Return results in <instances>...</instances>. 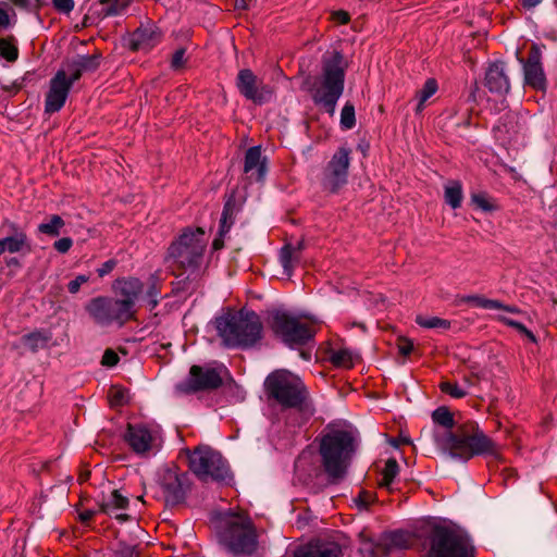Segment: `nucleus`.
<instances>
[{
	"mask_svg": "<svg viewBox=\"0 0 557 557\" xmlns=\"http://www.w3.org/2000/svg\"><path fill=\"white\" fill-rule=\"evenodd\" d=\"M356 449L354 432L327 428L319 438L318 453L307 447L299 454L295 473L299 481L317 490L339 484L347 475Z\"/></svg>",
	"mask_w": 557,
	"mask_h": 557,
	"instance_id": "obj_1",
	"label": "nucleus"
},
{
	"mask_svg": "<svg viewBox=\"0 0 557 557\" xmlns=\"http://www.w3.org/2000/svg\"><path fill=\"white\" fill-rule=\"evenodd\" d=\"M437 444L451 458L468 461L474 456L497 455L496 444L474 421L457 425L455 431H446L437 438Z\"/></svg>",
	"mask_w": 557,
	"mask_h": 557,
	"instance_id": "obj_2",
	"label": "nucleus"
},
{
	"mask_svg": "<svg viewBox=\"0 0 557 557\" xmlns=\"http://www.w3.org/2000/svg\"><path fill=\"white\" fill-rule=\"evenodd\" d=\"M346 67L339 51L323 55L321 74L315 77L310 87L314 104L331 116L334 115L337 101L344 92Z\"/></svg>",
	"mask_w": 557,
	"mask_h": 557,
	"instance_id": "obj_3",
	"label": "nucleus"
},
{
	"mask_svg": "<svg viewBox=\"0 0 557 557\" xmlns=\"http://www.w3.org/2000/svg\"><path fill=\"white\" fill-rule=\"evenodd\" d=\"M219 544L234 556L251 555L258 547V534L248 516L243 512L226 511L215 522Z\"/></svg>",
	"mask_w": 557,
	"mask_h": 557,
	"instance_id": "obj_4",
	"label": "nucleus"
},
{
	"mask_svg": "<svg viewBox=\"0 0 557 557\" xmlns=\"http://www.w3.org/2000/svg\"><path fill=\"white\" fill-rule=\"evenodd\" d=\"M206 247L207 238L202 228H186L170 245L165 261L176 276L186 274V278L196 277L202 264Z\"/></svg>",
	"mask_w": 557,
	"mask_h": 557,
	"instance_id": "obj_5",
	"label": "nucleus"
},
{
	"mask_svg": "<svg viewBox=\"0 0 557 557\" xmlns=\"http://www.w3.org/2000/svg\"><path fill=\"white\" fill-rule=\"evenodd\" d=\"M215 327L227 347L248 348L262 337V323L253 311H228L215 319Z\"/></svg>",
	"mask_w": 557,
	"mask_h": 557,
	"instance_id": "obj_6",
	"label": "nucleus"
},
{
	"mask_svg": "<svg viewBox=\"0 0 557 557\" xmlns=\"http://www.w3.org/2000/svg\"><path fill=\"white\" fill-rule=\"evenodd\" d=\"M269 397L284 408L297 409L305 419L313 414L308 391L299 376L286 370H276L264 382Z\"/></svg>",
	"mask_w": 557,
	"mask_h": 557,
	"instance_id": "obj_7",
	"label": "nucleus"
},
{
	"mask_svg": "<svg viewBox=\"0 0 557 557\" xmlns=\"http://www.w3.org/2000/svg\"><path fill=\"white\" fill-rule=\"evenodd\" d=\"M189 469L202 481L227 483L231 471L222 455L210 446H198L188 456Z\"/></svg>",
	"mask_w": 557,
	"mask_h": 557,
	"instance_id": "obj_8",
	"label": "nucleus"
},
{
	"mask_svg": "<svg viewBox=\"0 0 557 557\" xmlns=\"http://www.w3.org/2000/svg\"><path fill=\"white\" fill-rule=\"evenodd\" d=\"M426 557H473V547L467 536L438 525L432 530Z\"/></svg>",
	"mask_w": 557,
	"mask_h": 557,
	"instance_id": "obj_9",
	"label": "nucleus"
},
{
	"mask_svg": "<svg viewBox=\"0 0 557 557\" xmlns=\"http://www.w3.org/2000/svg\"><path fill=\"white\" fill-rule=\"evenodd\" d=\"M270 326L273 333L290 347L305 345L315 333L314 327L308 322L281 310L272 312Z\"/></svg>",
	"mask_w": 557,
	"mask_h": 557,
	"instance_id": "obj_10",
	"label": "nucleus"
},
{
	"mask_svg": "<svg viewBox=\"0 0 557 557\" xmlns=\"http://www.w3.org/2000/svg\"><path fill=\"white\" fill-rule=\"evenodd\" d=\"M91 319L100 326H109L113 323L123 326L135 315L129 311L127 304H122L113 297L92 298L85 307Z\"/></svg>",
	"mask_w": 557,
	"mask_h": 557,
	"instance_id": "obj_11",
	"label": "nucleus"
},
{
	"mask_svg": "<svg viewBox=\"0 0 557 557\" xmlns=\"http://www.w3.org/2000/svg\"><path fill=\"white\" fill-rule=\"evenodd\" d=\"M226 369L202 368L193 366L189 370V376L186 381L176 385V392L180 394H193L199 391H209L220 387L223 383V375Z\"/></svg>",
	"mask_w": 557,
	"mask_h": 557,
	"instance_id": "obj_12",
	"label": "nucleus"
},
{
	"mask_svg": "<svg viewBox=\"0 0 557 557\" xmlns=\"http://www.w3.org/2000/svg\"><path fill=\"white\" fill-rule=\"evenodd\" d=\"M160 487L166 506H176L184 503L190 487L186 472L166 468L160 478Z\"/></svg>",
	"mask_w": 557,
	"mask_h": 557,
	"instance_id": "obj_13",
	"label": "nucleus"
},
{
	"mask_svg": "<svg viewBox=\"0 0 557 557\" xmlns=\"http://www.w3.org/2000/svg\"><path fill=\"white\" fill-rule=\"evenodd\" d=\"M350 164V149L341 147L331 158L323 173V185L336 193L347 183Z\"/></svg>",
	"mask_w": 557,
	"mask_h": 557,
	"instance_id": "obj_14",
	"label": "nucleus"
},
{
	"mask_svg": "<svg viewBox=\"0 0 557 557\" xmlns=\"http://www.w3.org/2000/svg\"><path fill=\"white\" fill-rule=\"evenodd\" d=\"M125 441L138 455L157 451L162 442L157 428H148L144 424H129L125 433Z\"/></svg>",
	"mask_w": 557,
	"mask_h": 557,
	"instance_id": "obj_15",
	"label": "nucleus"
},
{
	"mask_svg": "<svg viewBox=\"0 0 557 557\" xmlns=\"http://www.w3.org/2000/svg\"><path fill=\"white\" fill-rule=\"evenodd\" d=\"M541 59L542 50L536 44L531 46L527 60L518 58L523 67L524 84L535 90L544 91L547 87V81Z\"/></svg>",
	"mask_w": 557,
	"mask_h": 557,
	"instance_id": "obj_16",
	"label": "nucleus"
},
{
	"mask_svg": "<svg viewBox=\"0 0 557 557\" xmlns=\"http://www.w3.org/2000/svg\"><path fill=\"white\" fill-rule=\"evenodd\" d=\"M236 87L246 99L259 104L267 102L272 96L271 89L263 85L248 69L238 72Z\"/></svg>",
	"mask_w": 557,
	"mask_h": 557,
	"instance_id": "obj_17",
	"label": "nucleus"
},
{
	"mask_svg": "<svg viewBox=\"0 0 557 557\" xmlns=\"http://www.w3.org/2000/svg\"><path fill=\"white\" fill-rule=\"evenodd\" d=\"M74 83L67 77L65 70H59L50 81L49 90L46 95L45 111L54 113L61 110Z\"/></svg>",
	"mask_w": 557,
	"mask_h": 557,
	"instance_id": "obj_18",
	"label": "nucleus"
},
{
	"mask_svg": "<svg viewBox=\"0 0 557 557\" xmlns=\"http://www.w3.org/2000/svg\"><path fill=\"white\" fill-rule=\"evenodd\" d=\"M115 292L120 296L117 299L122 304H127L129 311L136 314V302L144 293V284L136 277H127L117 280L115 283Z\"/></svg>",
	"mask_w": 557,
	"mask_h": 557,
	"instance_id": "obj_19",
	"label": "nucleus"
},
{
	"mask_svg": "<svg viewBox=\"0 0 557 557\" xmlns=\"http://www.w3.org/2000/svg\"><path fill=\"white\" fill-rule=\"evenodd\" d=\"M485 86L496 95L503 96L510 90V81L506 73L505 63L496 61L485 72Z\"/></svg>",
	"mask_w": 557,
	"mask_h": 557,
	"instance_id": "obj_20",
	"label": "nucleus"
},
{
	"mask_svg": "<svg viewBox=\"0 0 557 557\" xmlns=\"http://www.w3.org/2000/svg\"><path fill=\"white\" fill-rule=\"evenodd\" d=\"M128 503L127 496L123 495L119 490H113L107 498L101 500L98 511L125 522L129 519V516L120 511L125 510L128 507Z\"/></svg>",
	"mask_w": 557,
	"mask_h": 557,
	"instance_id": "obj_21",
	"label": "nucleus"
},
{
	"mask_svg": "<svg viewBox=\"0 0 557 557\" xmlns=\"http://www.w3.org/2000/svg\"><path fill=\"white\" fill-rule=\"evenodd\" d=\"M161 39V33L157 26L150 24L138 27L129 39V47L136 51H149Z\"/></svg>",
	"mask_w": 557,
	"mask_h": 557,
	"instance_id": "obj_22",
	"label": "nucleus"
},
{
	"mask_svg": "<svg viewBox=\"0 0 557 557\" xmlns=\"http://www.w3.org/2000/svg\"><path fill=\"white\" fill-rule=\"evenodd\" d=\"M99 59V54L78 55L66 64L64 70L67 73V77L72 83H75L82 77L83 73L96 71L100 64Z\"/></svg>",
	"mask_w": 557,
	"mask_h": 557,
	"instance_id": "obj_23",
	"label": "nucleus"
},
{
	"mask_svg": "<svg viewBox=\"0 0 557 557\" xmlns=\"http://www.w3.org/2000/svg\"><path fill=\"white\" fill-rule=\"evenodd\" d=\"M342 547L335 542H318L298 548L294 557H342Z\"/></svg>",
	"mask_w": 557,
	"mask_h": 557,
	"instance_id": "obj_24",
	"label": "nucleus"
},
{
	"mask_svg": "<svg viewBox=\"0 0 557 557\" xmlns=\"http://www.w3.org/2000/svg\"><path fill=\"white\" fill-rule=\"evenodd\" d=\"M244 172L255 181H261L265 176V160L261 157L260 146L250 147L246 151Z\"/></svg>",
	"mask_w": 557,
	"mask_h": 557,
	"instance_id": "obj_25",
	"label": "nucleus"
},
{
	"mask_svg": "<svg viewBox=\"0 0 557 557\" xmlns=\"http://www.w3.org/2000/svg\"><path fill=\"white\" fill-rule=\"evenodd\" d=\"M52 339V333L48 330H36L22 336L21 341L30 351L37 352L45 349Z\"/></svg>",
	"mask_w": 557,
	"mask_h": 557,
	"instance_id": "obj_26",
	"label": "nucleus"
},
{
	"mask_svg": "<svg viewBox=\"0 0 557 557\" xmlns=\"http://www.w3.org/2000/svg\"><path fill=\"white\" fill-rule=\"evenodd\" d=\"M25 248L29 250V245L27 235L22 231L16 232L13 236L0 238V256L5 251L16 253Z\"/></svg>",
	"mask_w": 557,
	"mask_h": 557,
	"instance_id": "obj_27",
	"label": "nucleus"
},
{
	"mask_svg": "<svg viewBox=\"0 0 557 557\" xmlns=\"http://www.w3.org/2000/svg\"><path fill=\"white\" fill-rule=\"evenodd\" d=\"M329 359L334 367L350 369L355 362L359 359L358 354L347 348L331 349L329 352Z\"/></svg>",
	"mask_w": 557,
	"mask_h": 557,
	"instance_id": "obj_28",
	"label": "nucleus"
},
{
	"mask_svg": "<svg viewBox=\"0 0 557 557\" xmlns=\"http://www.w3.org/2000/svg\"><path fill=\"white\" fill-rule=\"evenodd\" d=\"M236 213H237V208H236V203H235V198L232 195L226 200L224 208H223V212H222V216H221V221H220V230H219L220 236H224L230 231L231 226L234 223Z\"/></svg>",
	"mask_w": 557,
	"mask_h": 557,
	"instance_id": "obj_29",
	"label": "nucleus"
},
{
	"mask_svg": "<svg viewBox=\"0 0 557 557\" xmlns=\"http://www.w3.org/2000/svg\"><path fill=\"white\" fill-rule=\"evenodd\" d=\"M299 261L300 255L293 250L292 243L285 244L280 252V262L284 269V273L290 276Z\"/></svg>",
	"mask_w": 557,
	"mask_h": 557,
	"instance_id": "obj_30",
	"label": "nucleus"
},
{
	"mask_svg": "<svg viewBox=\"0 0 557 557\" xmlns=\"http://www.w3.org/2000/svg\"><path fill=\"white\" fill-rule=\"evenodd\" d=\"M65 222L60 215L52 214L46 222H42L38 225V232L51 237H57L61 234Z\"/></svg>",
	"mask_w": 557,
	"mask_h": 557,
	"instance_id": "obj_31",
	"label": "nucleus"
},
{
	"mask_svg": "<svg viewBox=\"0 0 557 557\" xmlns=\"http://www.w3.org/2000/svg\"><path fill=\"white\" fill-rule=\"evenodd\" d=\"M445 201L453 208L457 209L461 206L462 187L457 181L450 182L445 186Z\"/></svg>",
	"mask_w": 557,
	"mask_h": 557,
	"instance_id": "obj_32",
	"label": "nucleus"
},
{
	"mask_svg": "<svg viewBox=\"0 0 557 557\" xmlns=\"http://www.w3.org/2000/svg\"><path fill=\"white\" fill-rule=\"evenodd\" d=\"M437 90V83L433 78H429L423 87L417 92V98L419 100L416 112H422L424 108L425 101L431 98Z\"/></svg>",
	"mask_w": 557,
	"mask_h": 557,
	"instance_id": "obj_33",
	"label": "nucleus"
},
{
	"mask_svg": "<svg viewBox=\"0 0 557 557\" xmlns=\"http://www.w3.org/2000/svg\"><path fill=\"white\" fill-rule=\"evenodd\" d=\"M399 467L394 458H389L386 460L385 466L382 470V480L380 481V485L382 487L389 488L394 479L398 474Z\"/></svg>",
	"mask_w": 557,
	"mask_h": 557,
	"instance_id": "obj_34",
	"label": "nucleus"
},
{
	"mask_svg": "<svg viewBox=\"0 0 557 557\" xmlns=\"http://www.w3.org/2000/svg\"><path fill=\"white\" fill-rule=\"evenodd\" d=\"M461 302L471 304L474 307L483 308V309H490L493 310L494 308H499L500 301L496 299H488L480 295H469L463 296L460 298Z\"/></svg>",
	"mask_w": 557,
	"mask_h": 557,
	"instance_id": "obj_35",
	"label": "nucleus"
},
{
	"mask_svg": "<svg viewBox=\"0 0 557 557\" xmlns=\"http://www.w3.org/2000/svg\"><path fill=\"white\" fill-rule=\"evenodd\" d=\"M416 322L418 325L425 329L448 330L451 325V322L449 320H445L438 317L426 318L423 315H417Z\"/></svg>",
	"mask_w": 557,
	"mask_h": 557,
	"instance_id": "obj_36",
	"label": "nucleus"
},
{
	"mask_svg": "<svg viewBox=\"0 0 557 557\" xmlns=\"http://www.w3.org/2000/svg\"><path fill=\"white\" fill-rule=\"evenodd\" d=\"M133 0H100L106 15L121 14Z\"/></svg>",
	"mask_w": 557,
	"mask_h": 557,
	"instance_id": "obj_37",
	"label": "nucleus"
},
{
	"mask_svg": "<svg viewBox=\"0 0 557 557\" xmlns=\"http://www.w3.org/2000/svg\"><path fill=\"white\" fill-rule=\"evenodd\" d=\"M356 125L355 106L346 102L341 112V126L343 129H351Z\"/></svg>",
	"mask_w": 557,
	"mask_h": 557,
	"instance_id": "obj_38",
	"label": "nucleus"
},
{
	"mask_svg": "<svg viewBox=\"0 0 557 557\" xmlns=\"http://www.w3.org/2000/svg\"><path fill=\"white\" fill-rule=\"evenodd\" d=\"M432 419L435 423L451 429L455 424L454 417L446 407H440L432 413Z\"/></svg>",
	"mask_w": 557,
	"mask_h": 557,
	"instance_id": "obj_39",
	"label": "nucleus"
},
{
	"mask_svg": "<svg viewBox=\"0 0 557 557\" xmlns=\"http://www.w3.org/2000/svg\"><path fill=\"white\" fill-rule=\"evenodd\" d=\"M0 54L7 61L13 62L18 57V50H17V47L14 44H12L10 40L0 38Z\"/></svg>",
	"mask_w": 557,
	"mask_h": 557,
	"instance_id": "obj_40",
	"label": "nucleus"
},
{
	"mask_svg": "<svg viewBox=\"0 0 557 557\" xmlns=\"http://www.w3.org/2000/svg\"><path fill=\"white\" fill-rule=\"evenodd\" d=\"M440 387L443 393L448 394L454 398H462L468 394L463 387H460L457 383L453 382H443Z\"/></svg>",
	"mask_w": 557,
	"mask_h": 557,
	"instance_id": "obj_41",
	"label": "nucleus"
},
{
	"mask_svg": "<svg viewBox=\"0 0 557 557\" xmlns=\"http://www.w3.org/2000/svg\"><path fill=\"white\" fill-rule=\"evenodd\" d=\"M498 320L500 322H503L504 324L516 329L518 332H520L521 334L525 335L532 342H536V338H535L534 334L531 331H529L522 323H520L518 321H515V320H511V319L506 318V317H498Z\"/></svg>",
	"mask_w": 557,
	"mask_h": 557,
	"instance_id": "obj_42",
	"label": "nucleus"
},
{
	"mask_svg": "<svg viewBox=\"0 0 557 557\" xmlns=\"http://www.w3.org/2000/svg\"><path fill=\"white\" fill-rule=\"evenodd\" d=\"M109 397L113 406H121L128 400L127 391L119 387H112Z\"/></svg>",
	"mask_w": 557,
	"mask_h": 557,
	"instance_id": "obj_43",
	"label": "nucleus"
},
{
	"mask_svg": "<svg viewBox=\"0 0 557 557\" xmlns=\"http://www.w3.org/2000/svg\"><path fill=\"white\" fill-rule=\"evenodd\" d=\"M159 294H160V292L158 288V280L154 276H152L150 278V286L146 292V296L148 298V304L150 306V309L156 308V306L158 305Z\"/></svg>",
	"mask_w": 557,
	"mask_h": 557,
	"instance_id": "obj_44",
	"label": "nucleus"
},
{
	"mask_svg": "<svg viewBox=\"0 0 557 557\" xmlns=\"http://www.w3.org/2000/svg\"><path fill=\"white\" fill-rule=\"evenodd\" d=\"M120 358L113 349H106L102 356L101 364L104 367H114L117 364Z\"/></svg>",
	"mask_w": 557,
	"mask_h": 557,
	"instance_id": "obj_45",
	"label": "nucleus"
},
{
	"mask_svg": "<svg viewBox=\"0 0 557 557\" xmlns=\"http://www.w3.org/2000/svg\"><path fill=\"white\" fill-rule=\"evenodd\" d=\"M88 281H89L88 275H85V274L78 275L67 284V289L71 294H76L79 290L81 286L83 284L87 283Z\"/></svg>",
	"mask_w": 557,
	"mask_h": 557,
	"instance_id": "obj_46",
	"label": "nucleus"
},
{
	"mask_svg": "<svg viewBox=\"0 0 557 557\" xmlns=\"http://www.w3.org/2000/svg\"><path fill=\"white\" fill-rule=\"evenodd\" d=\"M73 245V240L70 237H62L54 242L53 247L60 253H66Z\"/></svg>",
	"mask_w": 557,
	"mask_h": 557,
	"instance_id": "obj_47",
	"label": "nucleus"
},
{
	"mask_svg": "<svg viewBox=\"0 0 557 557\" xmlns=\"http://www.w3.org/2000/svg\"><path fill=\"white\" fill-rule=\"evenodd\" d=\"M53 5L58 11L69 13L73 10L74 2L73 0H53Z\"/></svg>",
	"mask_w": 557,
	"mask_h": 557,
	"instance_id": "obj_48",
	"label": "nucleus"
},
{
	"mask_svg": "<svg viewBox=\"0 0 557 557\" xmlns=\"http://www.w3.org/2000/svg\"><path fill=\"white\" fill-rule=\"evenodd\" d=\"M398 349L401 355L408 356L413 349V343L408 338L400 337L398 339Z\"/></svg>",
	"mask_w": 557,
	"mask_h": 557,
	"instance_id": "obj_49",
	"label": "nucleus"
},
{
	"mask_svg": "<svg viewBox=\"0 0 557 557\" xmlns=\"http://www.w3.org/2000/svg\"><path fill=\"white\" fill-rule=\"evenodd\" d=\"M472 201H473V203H475L479 208H481L484 211L492 210L491 203L483 195H479V194L472 195Z\"/></svg>",
	"mask_w": 557,
	"mask_h": 557,
	"instance_id": "obj_50",
	"label": "nucleus"
},
{
	"mask_svg": "<svg viewBox=\"0 0 557 557\" xmlns=\"http://www.w3.org/2000/svg\"><path fill=\"white\" fill-rule=\"evenodd\" d=\"M116 265V261L113 259H110L102 263V265L97 270L98 275L100 277H103L104 275L109 274Z\"/></svg>",
	"mask_w": 557,
	"mask_h": 557,
	"instance_id": "obj_51",
	"label": "nucleus"
},
{
	"mask_svg": "<svg viewBox=\"0 0 557 557\" xmlns=\"http://www.w3.org/2000/svg\"><path fill=\"white\" fill-rule=\"evenodd\" d=\"M184 55H185V50L184 49L176 50L174 52V54H173V58H172V67L178 69V67L183 66V64H184Z\"/></svg>",
	"mask_w": 557,
	"mask_h": 557,
	"instance_id": "obj_52",
	"label": "nucleus"
},
{
	"mask_svg": "<svg viewBox=\"0 0 557 557\" xmlns=\"http://www.w3.org/2000/svg\"><path fill=\"white\" fill-rule=\"evenodd\" d=\"M332 17L338 24H346L349 21V14L342 10L334 12Z\"/></svg>",
	"mask_w": 557,
	"mask_h": 557,
	"instance_id": "obj_53",
	"label": "nucleus"
},
{
	"mask_svg": "<svg viewBox=\"0 0 557 557\" xmlns=\"http://www.w3.org/2000/svg\"><path fill=\"white\" fill-rule=\"evenodd\" d=\"M15 5L23 9H34L37 7L39 0H12Z\"/></svg>",
	"mask_w": 557,
	"mask_h": 557,
	"instance_id": "obj_54",
	"label": "nucleus"
},
{
	"mask_svg": "<svg viewBox=\"0 0 557 557\" xmlns=\"http://www.w3.org/2000/svg\"><path fill=\"white\" fill-rule=\"evenodd\" d=\"M369 550H370L371 557H385L387 554V550L385 549V547H383L381 545L371 546V548Z\"/></svg>",
	"mask_w": 557,
	"mask_h": 557,
	"instance_id": "obj_55",
	"label": "nucleus"
},
{
	"mask_svg": "<svg viewBox=\"0 0 557 557\" xmlns=\"http://www.w3.org/2000/svg\"><path fill=\"white\" fill-rule=\"evenodd\" d=\"M97 512L98 510L86 509L79 512V520L84 523H87Z\"/></svg>",
	"mask_w": 557,
	"mask_h": 557,
	"instance_id": "obj_56",
	"label": "nucleus"
},
{
	"mask_svg": "<svg viewBox=\"0 0 557 557\" xmlns=\"http://www.w3.org/2000/svg\"><path fill=\"white\" fill-rule=\"evenodd\" d=\"M371 494L368 492H362L358 496V504L362 507H367L371 503Z\"/></svg>",
	"mask_w": 557,
	"mask_h": 557,
	"instance_id": "obj_57",
	"label": "nucleus"
},
{
	"mask_svg": "<svg viewBox=\"0 0 557 557\" xmlns=\"http://www.w3.org/2000/svg\"><path fill=\"white\" fill-rule=\"evenodd\" d=\"M10 25V16L7 10L0 8V27H8Z\"/></svg>",
	"mask_w": 557,
	"mask_h": 557,
	"instance_id": "obj_58",
	"label": "nucleus"
},
{
	"mask_svg": "<svg viewBox=\"0 0 557 557\" xmlns=\"http://www.w3.org/2000/svg\"><path fill=\"white\" fill-rule=\"evenodd\" d=\"M500 306L499 308H494L493 310H505L507 312H510V313H519L520 310L519 308H517L516 306H507L503 302H500Z\"/></svg>",
	"mask_w": 557,
	"mask_h": 557,
	"instance_id": "obj_59",
	"label": "nucleus"
},
{
	"mask_svg": "<svg viewBox=\"0 0 557 557\" xmlns=\"http://www.w3.org/2000/svg\"><path fill=\"white\" fill-rule=\"evenodd\" d=\"M542 1L543 0H522V5L527 9H532L540 4Z\"/></svg>",
	"mask_w": 557,
	"mask_h": 557,
	"instance_id": "obj_60",
	"label": "nucleus"
},
{
	"mask_svg": "<svg viewBox=\"0 0 557 557\" xmlns=\"http://www.w3.org/2000/svg\"><path fill=\"white\" fill-rule=\"evenodd\" d=\"M306 245H305V242L301 239V240H298L297 243L295 244H292V248L293 250H295L296 252H298L299 255H301V251L305 249Z\"/></svg>",
	"mask_w": 557,
	"mask_h": 557,
	"instance_id": "obj_61",
	"label": "nucleus"
},
{
	"mask_svg": "<svg viewBox=\"0 0 557 557\" xmlns=\"http://www.w3.org/2000/svg\"><path fill=\"white\" fill-rule=\"evenodd\" d=\"M4 262H5V264L8 267H14V268H20L21 267L20 261L17 260V258H14V257L5 259Z\"/></svg>",
	"mask_w": 557,
	"mask_h": 557,
	"instance_id": "obj_62",
	"label": "nucleus"
},
{
	"mask_svg": "<svg viewBox=\"0 0 557 557\" xmlns=\"http://www.w3.org/2000/svg\"><path fill=\"white\" fill-rule=\"evenodd\" d=\"M222 246H223V243L219 238L214 239V242H213L214 249L218 250V249L222 248Z\"/></svg>",
	"mask_w": 557,
	"mask_h": 557,
	"instance_id": "obj_63",
	"label": "nucleus"
},
{
	"mask_svg": "<svg viewBox=\"0 0 557 557\" xmlns=\"http://www.w3.org/2000/svg\"><path fill=\"white\" fill-rule=\"evenodd\" d=\"M238 8H242V9H246V1L245 0H240L239 3L237 4Z\"/></svg>",
	"mask_w": 557,
	"mask_h": 557,
	"instance_id": "obj_64",
	"label": "nucleus"
}]
</instances>
